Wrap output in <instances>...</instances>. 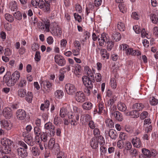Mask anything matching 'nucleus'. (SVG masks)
Returning <instances> with one entry per match:
<instances>
[{"mask_svg":"<svg viewBox=\"0 0 158 158\" xmlns=\"http://www.w3.org/2000/svg\"><path fill=\"white\" fill-rule=\"evenodd\" d=\"M14 15L15 18L18 20H20L22 19V15L19 11H17L15 12Z\"/></svg>","mask_w":158,"mask_h":158,"instance_id":"e2e57ef3","label":"nucleus"},{"mask_svg":"<svg viewBox=\"0 0 158 158\" xmlns=\"http://www.w3.org/2000/svg\"><path fill=\"white\" fill-rule=\"evenodd\" d=\"M10 7L12 11H14L17 8V2L15 1H12L10 3Z\"/></svg>","mask_w":158,"mask_h":158,"instance_id":"49530a36","label":"nucleus"},{"mask_svg":"<svg viewBox=\"0 0 158 158\" xmlns=\"http://www.w3.org/2000/svg\"><path fill=\"white\" fill-rule=\"evenodd\" d=\"M41 87H43L44 90L48 91L52 86L51 84L48 81H44L40 83Z\"/></svg>","mask_w":158,"mask_h":158,"instance_id":"f3484780","label":"nucleus"},{"mask_svg":"<svg viewBox=\"0 0 158 158\" xmlns=\"http://www.w3.org/2000/svg\"><path fill=\"white\" fill-rule=\"evenodd\" d=\"M1 143L3 146V152L8 153L11 151L13 142L8 139L4 138L2 139Z\"/></svg>","mask_w":158,"mask_h":158,"instance_id":"f257e3e1","label":"nucleus"},{"mask_svg":"<svg viewBox=\"0 0 158 158\" xmlns=\"http://www.w3.org/2000/svg\"><path fill=\"white\" fill-rule=\"evenodd\" d=\"M53 36H58L62 33L61 29L57 24L55 22L51 23L50 31Z\"/></svg>","mask_w":158,"mask_h":158,"instance_id":"f03ea898","label":"nucleus"},{"mask_svg":"<svg viewBox=\"0 0 158 158\" xmlns=\"http://www.w3.org/2000/svg\"><path fill=\"white\" fill-rule=\"evenodd\" d=\"M75 98L77 102H83L85 100V96L83 92L78 91L76 93Z\"/></svg>","mask_w":158,"mask_h":158,"instance_id":"ddd939ff","label":"nucleus"},{"mask_svg":"<svg viewBox=\"0 0 158 158\" xmlns=\"http://www.w3.org/2000/svg\"><path fill=\"white\" fill-rule=\"evenodd\" d=\"M64 95V93L61 90H56L55 93V95L56 97L61 98Z\"/></svg>","mask_w":158,"mask_h":158,"instance_id":"a18cd8bd","label":"nucleus"},{"mask_svg":"<svg viewBox=\"0 0 158 158\" xmlns=\"http://www.w3.org/2000/svg\"><path fill=\"white\" fill-rule=\"evenodd\" d=\"M110 85L111 87L115 89L117 87V84L116 80L114 78H112L110 79Z\"/></svg>","mask_w":158,"mask_h":158,"instance_id":"09e8293b","label":"nucleus"},{"mask_svg":"<svg viewBox=\"0 0 158 158\" xmlns=\"http://www.w3.org/2000/svg\"><path fill=\"white\" fill-rule=\"evenodd\" d=\"M73 111H72V112L69 113L79 115L80 112V109L77 107L76 106H73Z\"/></svg>","mask_w":158,"mask_h":158,"instance_id":"13d9d810","label":"nucleus"},{"mask_svg":"<svg viewBox=\"0 0 158 158\" xmlns=\"http://www.w3.org/2000/svg\"><path fill=\"white\" fill-rule=\"evenodd\" d=\"M93 104L89 102H87L84 103L82 105V107L84 110H88L92 109Z\"/></svg>","mask_w":158,"mask_h":158,"instance_id":"bb28decb","label":"nucleus"},{"mask_svg":"<svg viewBox=\"0 0 158 158\" xmlns=\"http://www.w3.org/2000/svg\"><path fill=\"white\" fill-rule=\"evenodd\" d=\"M110 40V38L107 34L103 33L101 35L100 38H98L99 44L100 46H103L104 45V43H106Z\"/></svg>","mask_w":158,"mask_h":158,"instance_id":"9b49d317","label":"nucleus"},{"mask_svg":"<svg viewBox=\"0 0 158 158\" xmlns=\"http://www.w3.org/2000/svg\"><path fill=\"white\" fill-rule=\"evenodd\" d=\"M133 145L137 148H140L142 147V144L140 139L135 137L133 138L132 140Z\"/></svg>","mask_w":158,"mask_h":158,"instance_id":"412c9836","label":"nucleus"},{"mask_svg":"<svg viewBox=\"0 0 158 158\" xmlns=\"http://www.w3.org/2000/svg\"><path fill=\"white\" fill-rule=\"evenodd\" d=\"M27 81L24 79H21L18 84V86L20 87H23L26 86Z\"/></svg>","mask_w":158,"mask_h":158,"instance_id":"3c124183","label":"nucleus"},{"mask_svg":"<svg viewBox=\"0 0 158 158\" xmlns=\"http://www.w3.org/2000/svg\"><path fill=\"white\" fill-rule=\"evenodd\" d=\"M118 110L121 111H125L127 109V107L125 104L122 102H119L117 105Z\"/></svg>","mask_w":158,"mask_h":158,"instance_id":"473e14b6","label":"nucleus"},{"mask_svg":"<svg viewBox=\"0 0 158 158\" xmlns=\"http://www.w3.org/2000/svg\"><path fill=\"white\" fill-rule=\"evenodd\" d=\"M55 62L59 66H64L66 64V60L64 58L59 55H56L54 57Z\"/></svg>","mask_w":158,"mask_h":158,"instance_id":"f8f14e48","label":"nucleus"},{"mask_svg":"<svg viewBox=\"0 0 158 158\" xmlns=\"http://www.w3.org/2000/svg\"><path fill=\"white\" fill-rule=\"evenodd\" d=\"M117 27L120 31H123L125 28L124 24L121 21L118 22L117 24Z\"/></svg>","mask_w":158,"mask_h":158,"instance_id":"ea45409f","label":"nucleus"},{"mask_svg":"<svg viewBox=\"0 0 158 158\" xmlns=\"http://www.w3.org/2000/svg\"><path fill=\"white\" fill-rule=\"evenodd\" d=\"M114 100L113 98H110L108 100L107 103L106 105V107H110V108L114 103Z\"/></svg>","mask_w":158,"mask_h":158,"instance_id":"680f3d73","label":"nucleus"},{"mask_svg":"<svg viewBox=\"0 0 158 158\" xmlns=\"http://www.w3.org/2000/svg\"><path fill=\"white\" fill-rule=\"evenodd\" d=\"M5 18L6 20L10 22H12L14 20L13 16L8 13L5 14Z\"/></svg>","mask_w":158,"mask_h":158,"instance_id":"8fccbe9b","label":"nucleus"},{"mask_svg":"<svg viewBox=\"0 0 158 158\" xmlns=\"http://www.w3.org/2000/svg\"><path fill=\"white\" fill-rule=\"evenodd\" d=\"M11 77L16 82L18 81L20 77V73L19 71H16L11 75Z\"/></svg>","mask_w":158,"mask_h":158,"instance_id":"c85d7f7f","label":"nucleus"},{"mask_svg":"<svg viewBox=\"0 0 158 158\" xmlns=\"http://www.w3.org/2000/svg\"><path fill=\"white\" fill-rule=\"evenodd\" d=\"M110 116L111 118H114L115 120L119 122L122 121L123 119L122 114L118 111H111L110 113Z\"/></svg>","mask_w":158,"mask_h":158,"instance_id":"1a4fd4ad","label":"nucleus"},{"mask_svg":"<svg viewBox=\"0 0 158 158\" xmlns=\"http://www.w3.org/2000/svg\"><path fill=\"white\" fill-rule=\"evenodd\" d=\"M144 107V105L140 102L136 103L134 104L132 106V108L138 111L142 110Z\"/></svg>","mask_w":158,"mask_h":158,"instance_id":"5701e85b","label":"nucleus"},{"mask_svg":"<svg viewBox=\"0 0 158 158\" xmlns=\"http://www.w3.org/2000/svg\"><path fill=\"white\" fill-rule=\"evenodd\" d=\"M119 137L120 139V140L123 141L126 140L127 139V136L126 133L121 132H120L119 134Z\"/></svg>","mask_w":158,"mask_h":158,"instance_id":"864d4df0","label":"nucleus"},{"mask_svg":"<svg viewBox=\"0 0 158 158\" xmlns=\"http://www.w3.org/2000/svg\"><path fill=\"white\" fill-rule=\"evenodd\" d=\"M25 142L28 145L32 146L34 145V142L33 141L32 137L30 135H27L24 139Z\"/></svg>","mask_w":158,"mask_h":158,"instance_id":"cd10ccee","label":"nucleus"},{"mask_svg":"<svg viewBox=\"0 0 158 158\" xmlns=\"http://www.w3.org/2000/svg\"><path fill=\"white\" fill-rule=\"evenodd\" d=\"M68 114L67 109L65 108H62L60 110V115L62 118H64Z\"/></svg>","mask_w":158,"mask_h":158,"instance_id":"79ce46f5","label":"nucleus"},{"mask_svg":"<svg viewBox=\"0 0 158 158\" xmlns=\"http://www.w3.org/2000/svg\"><path fill=\"white\" fill-rule=\"evenodd\" d=\"M106 43L107 44V50L109 51H111L113 47L114 43L112 41H110V40Z\"/></svg>","mask_w":158,"mask_h":158,"instance_id":"de8ad7c7","label":"nucleus"},{"mask_svg":"<svg viewBox=\"0 0 158 158\" xmlns=\"http://www.w3.org/2000/svg\"><path fill=\"white\" fill-rule=\"evenodd\" d=\"M51 23L49 20H45L43 23H41L39 28L45 33L49 32Z\"/></svg>","mask_w":158,"mask_h":158,"instance_id":"20e7f679","label":"nucleus"},{"mask_svg":"<svg viewBox=\"0 0 158 158\" xmlns=\"http://www.w3.org/2000/svg\"><path fill=\"white\" fill-rule=\"evenodd\" d=\"M105 123L107 127L111 128L114 127V124L113 120L109 118H107L106 119Z\"/></svg>","mask_w":158,"mask_h":158,"instance_id":"2f4dec72","label":"nucleus"},{"mask_svg":"<svg viewBox=\"0 0 158 158\" xmlns=\"http://www.w3.org/2000/svg\"><path fill=\"white\" fill-rule=\"evenodd\" d=\"M3 80L6 85L9 87L12 86L15 84L16 82L13 80L11 76V72L8 71L4 76Z\"/></svg>","mask_w":158,"mask_h":158,"instance_id":"7ed1b4c3","label":"nucleus"},{"mask_svg":"<svg viewBox=\"0 0 158 158\" xmlns=\"http://www.w3.org/2000/svg\"><path fill=\"white\" fill-rule=\"evenodd\" d=\"M2 114L6 118H10L12 116L11 110L9 107H6L4 109Z\"/></svg>","mask_w":158,"mask_h":158,"instance_id":"b1692460","label":"nucleus"},{"mask_svg":"<svg viewBox=\"0 0 158 158\" xmlns=\"http://www.w3.org/2000/svg\"><path fill=\"white\" fill-rule=\"evenodd\" d=\"M0 123L1 127L7 130H10L12 128V124L7 121L5 120H1Z\"/></svg>","mask_w":158,"mask_h":158,"instance_id":"2eb2a0df","label":"nucleus"},{"mask_svg":"<svg viewBox=\"0 0 158 158\" xmlns=\"http://www.w3.org/2000/svg\"><path fill=\"white\" fill-rule=\"evenodd\" d=\"M39 7L44 12L49 13L50 6L49 3L44 2L43 0H39Z\"/></svg>","mask_w":158,"mask_h":158,"instance_id":"423d86ee","label":"nucleus"},{"mask_svg":"<svg viewBox=\"0 0 158 158\" xmlns=\"http://www.w3.org/2000/svg\"><path fill=\"white\" fill-rule=\"evenodd\" d=\"M26 149L22 148H18L17 149L18 155L22 158L26 157L27 155Z\"/></svg>","mask_w":158,"mask_h":158,"instance_id":"aec40b11","label":"nucleus"},{"mask_svg":"<svg viewBox=\"0 0 158 158\" xmlns=\"http://www.w3.org/2000/svg\"><path fill=\"white\" fill-rule=\"evenodd\" d=\"M74 16L75 20L77 21L79 23H80L81 21V17L78 14L74 13Z\"/></svg>","mask_w":158,"mask_h":158,"instance_id":"338daca9","label":"nucleus"},{"mask_svg":"<svg viewBox=\"0 0 158 158\" xmlns=\"http://www.w3.org/2000/svg\"><path fill=\"white\" fill-rule=\"evenodd\" d=\"M142 152L144 154V156L149 157H151V154L150 151L147 149L145 148H143L142 150Z\"/></svg>","mask_w":158,"mask_h":158,"instance_id":"603ef678","label":"nucleus"},{"mask_svg":"<svg viewBox=\"0 0 158 158\" xmlns=\"http://www.w3.org/2000/svg\"><path fill=\"white\" fill-rule=\"evenodd\" d=\"M84 70L85 73L88 77H90L91 78H94V76L93 73L90 68L88 66H85L84 67Z\"/></svg>","mask_w":158,"mask_h":158,"instance_id":"393cba45","label":"nucleus"},{"mask_svg":"<svg viewBox=\"0 0 158 158\" xmlns=\"http://www.w3.org/2000/svg\"><path fill=\"white\" fill-rule=\"evenodd\" d=\"M31 150L32 155L34 156H38L40 154V151L37 147H33Z\"/></svg>","mask_w":158,"mask_h":158,"instance_id":"a19ab883","label":"nucleus"},{"mask_svg":"<svg viewBox=\"0 0 158 158\" xmlns=\"http://www.w3.org/2000/svg\"><path fill=\"white\" fill-rule=\"evenodd\" d=\"M93 134L94 137L100 139L99 142L100 144L103 145L105 143V141L103 137L100 135V132L99 129L98 128H95L93 129Z\"/></svg>","mask_w":158,"mask_h":158,"instance_id":"0eeeda50","label":"nucleus"},{"mask_svg":"<svg viewBox=\"0 0 158 158\" xmlns=\"http://www.w3.org/2000/svg\"><path fill=\"white\" fill-rule=\"evenodd\" d=\"M67 93L69 95L73 94L76 91L75 86L69 83L66 84L65 86Z\"/></svg>","mask_w":158,"mask_h":158,"instance_id":"9d476101","label":"nucleus"},{"mask_svg":"<svg viewBox=\"0 0 158 158\" xmlns=\"http://www.w3.org/2000/svg\"><path fill=\"white\" fill-rule=\"evenodd\" d=\"M133 29L137 34H139L140 33L142 30V29H141L140 27L138 25L133 26Z\"/></svg>","mask_w":158,"mask_h":158,"instance_id":"0e129e2a","label":"nucleus"},{"mask_svg":"<svg viewBox=\"0 0 158 158\" xmlns=\"http://www.w3.org/2000/svg\"><path fill=\"white\" fill-rule=\"evenodd\" d=\"M82 80L84 85L89 89H92L93 85L92 81L89 77L86 76H84L82 77Z\"/></svg>","mask_w":158,"mask_h":158,"instance_id":"6e6552de","label":"nucleus"},{"mask_svg":"<svg viewBox=\"0 0 158 158\" xmlns=\"http://www.w3.org/2000/svg\"><path fill=\"white\" fill-rule=\"evenodd\" d=\"M118 7L121 12L123 13H126L127 11V9L126 5L124 4H119Z\"/></svg>","mask_w":158,"mask_h":158,"instance_id":"c03bdc74","label":"nucleus"},{"mask_svg":"<svg viewBox=\"0 0 158 158\" xmlns=\"http://www.w3.org/2000/svg\"><path fill=\"white\" fill-rule=\"evenodd\" d=\"M107 134H108L110 138L112 139H115L117 137V134L116 131L113 129H111L109 131H105V133Z\"/></svg>","mask_w":158,"mask_h":158,"instance_id":"6ab92c4d","label":"nucleus"},{"mask_svg":"<svg viewBox=\"0 0 158 158\" xmlns=\"http://www.w3.org/2000/svg\"><path fill=\"white\" fill-rule=\"evenodd\" d=\"M139 113L136 110H132L130 112V115L133 118H137L139 116Z\"/></svg>","mask_w":158,"mask_h":158,"instance_id":"37998d69","label":"nucleus"},{"mask_svg":"<svg viewBox=\"0 0 158 158\" xmlns=\"http://www.w3.org/2000/svg\"><path fill=\"white\" fill-rule=\"evenodd\" d=\"M34 133L35 135V137H39L41 134V130L39 127H35L34 129Z\"/></svg>","mask_w":158,"mask_h":158,"instance_id":"f704fd0d","label":"nucleus"},{"mask_svg":"<svg viewBox=\"0 0 158 158\" xmlns=\"http://www.w3.org/2000/svg\"><path fill=\"white\" fill-rule=\"evenodd\" d=\"M150 103L152 105L155 106L158 103V100L154 97H151L150 98Z\"/></svg>","mask_w":158,"mask_h":158,"instance_id":"5fc2aeb1","label":"nucleus"},{"mask_svg":"<svg viewBox=\"0 0 158 158\" xmlns=\"http://www.w3.org/2000/svg\"><path fill=\"white\" fill-rule=\"evenodd\" d=\"M68 118L71 119V125H75V123L79 119V115L74 114H72L69 113L68 114Z\"/></svg>","mask_w":158,"mask_h":158,"instance_id":"4468645a","label":"nucleus"},{"mask_svg":"<svg viewBox=\"0 0 158 158\" xmlns=\"http://www.w3.org/2000/svg\"><path fill=\"white\" fill-rule=\"evenodd\" d=\"M44 127L46 130H48L51 137L54 136L55 133V127L52 123L50 122L47 123L45 124Z\"/></svg>","mask_w":158,"mask_h":158,"instance_id":"39448f33","label":"nucleus"},{"mask_svg":"<svg viewBox=\"0 0 158 158\" xmlns=\"http://www.w3.org/2000/svg\"><path fill=\"white\" fill-rule=\"evenodd\" d=\"M55 144V139L53 138H51L48 142V148L50 150H53Z\"/></svg>","mask_w":158,"mask_h":158,"instance_id":"72a5a7b5","label":"nucleus"},{"mask_svg":"<svg viewBox=\"0 0 158 158\" xmlns=\"http://www.w3.org/2000/svg\"><path fill=\"white\" fill-rule=\"evenodd\" d=\"M156 13L157 15L155 14H151L150 16L151 19L153 23L156 24L158 21V10H156Z\"/></svg>","mask_w":158,"mask_h":158,"instance_id":"c756f323","label":"nucleus"},{"mask_svg":"<svg viewBox=\"0 0 158 158\" xmlns=\"http://www.w3.org/2000/svg\"><path fill=\"white\" fill-rule=\"evenodd\" d=\"M125 129L126 131L130 134H132L134 132L133 128L129 125L125 126Z\"/></svg>","mask_w":158,"mask_h":158,"instance_id":"6e6d98bb","label":"nucleus"},{"mask_svg":"<svg viewBox=\"0 0 158 158\" xmlns=\"http://www.w3.org/2000/svg\"><path fill=\"white\" fill-rule=\"evenodd\" d=\"M94 5L91 3H89L88 5V6L86 8V10L87 14H88L89 13L90 10H92L94 9Z\"/></svg>","mask_w":158,"mask_h":158,"instance_id":"052dcab7","label":"nucleus"},{"mask_svg":"<svg viewBox=\"0 0 158 158\" xmlns=\"http://www.w3.org/2000/svg\"><path fill=\"white\" fill-rule=\"evenodd\" d=\"M16 116L18 119L23 120L26 117V113L24 110L19 109L16 112Z\"/></svg>","mask_w":158,"mask_h":158,"instance_id":"dca6fc26","label":"nucleus"},{"mask_svg":"<svg viewBox=\"0 0 158 158\" xmlns=\"http://www.w3.org/2000/svg\"><path fill=\"white\" fill-rule=\"evenodd\" d=\"M125 144V143L123 140H119L117 143V146L119 148L122 149L124 148Z\"/></svg>","mask_w":158,"mask_h":158,"instance_id":"4d7b16f0","label":"nucleus"},{"mask_svg":"<svg viewBox=\"0 0 158 158\" xmlns=\"http://www.w3.org/2000/svg\"><path fill=\"white\" fill-rule=\"evenodd\" d=\"M26 100L29 103L31 102L32 100L33 94L31 92H28L26 94Z\"/></svg>","mask_w":158,"mask_h":158,"instance_id":"58836bf2","label":"nucleus"},{"mask_svg":"<svg viewBox=\"0 0 158 158\" xmlns=\"http://www.w3.org/2000/svg\"><path fill=\"white\" fill-rule=\"evenodd\" d=\"M99 139L98 138L95 137H93L91 139L90 142V145L92 148L96 149L98 147Z\"/></svg>","mask_w":158,"mask_h":158,"instance_id":"a211bd4d","label":"nucleus"},{"mask_svg":"<svg viewBox=\"0 0 158 158\" xmlns=\"http://www.w3.org/2000/svg\"><path fill=\"white\" fill-rule=\"evenodd\" d=\"M149 115L147 111H143L139 115L140 118L141 120H144L145 119L149 118Z\"/></svg>","mask_w":158,"mask_h":158,"instance_id":"4c0bfd02","label":"nucleus"},{"mask_svg":"<svg viewBox=\"0 0 158 158\" xmlns=\"http://www.w3.org/2000/svg\"><path fill=\"white\" fill-rule=\"evenodd\" d=\"M26 90L22 88L19 89L17 92L18 96L21 98L24 97L26 96Z\"/></svg>","mask_w":158,"mask_h":158,"instance_id":"7c9ffc66","label":"nucleus"},{"mask_svg":"<svg viewBox=\"0 0 158 158\" xmlns=\"http://www.w3.org/2000/svg\"><path fill=\"white\" fill-rule=\"evenodd\" d=\"M40 48V45L34 43L31 45V48L33 51H35Z\"/></svg>","mask_w":158,"mask_h":158,"instance_id":"774afa93","label":"nucleus"},{"mask_svg":"<svg viewBox=\"0 0 158 158\" xmlns=\"http://www.w3.org/2000/svg\"><path fill=\"white\" fill-rule=\"evenodd\" d=\"M34 59L37 62L39 61L41 59V56L40 52L39 51H36L35 56Z\"/></svg>","mask_w":158,"mask_h":158,"instance_id":"bf43d9fd","label":"nucleus"},{"mask_svg":"<svg viewBox=\"0 0 158 158\" xmlns=\"http://www.w3.org/2000/svg\"><path fill=\"white\" fill-rule=\"evenodd\" d=\"M97 105L98 109V113L101 114L102 113L103 110L104 111V103L102 100H100L98 102Z\"/></svg>","mask_w":158,"mask_h":158,"instance_id":"a878e982","label":"nucleus"},{"mask_svg":"<svg viewBox=\"0 0 158 158\" xmlns=\"http://www.w3.org/2000/svg\"><path fill=\"white\" fill-rule=\"evenodd\" d=\"M74 73L76 75H79L81 72V65L78 64H75L74 66Z\"/></svg>","mask_w":158,"mask_h":158,"instance_id":"e433bc0d","label":"nucleus"},{"mask_svg":"<svg viewBox=\"0 0 158 158\" xmlns=\"http://www.w3.org/2000/svg\"><path fill=\"white\" fill-rule=\"evenodd\" d=\"M88 124L89 127L91 129H93L96 127V124L92 120L89 121Z\"/></svg>","mask_w":158,"mask_h":158,"instance_id":"69168bd1","label":"nucleus"},{"mask_svg":"<svg viewBox=\"0 0 158 158\" xmlns=\"http://www.w3.org/2000/svg\"><path fill=\"white\" fill-rule=\"evenodd\" d=\"M100 54L103 60L108 59L109 58L110 54L105 49H101L100 50Z\"/></svg>","mask_w":158,"mask_h":158,"instance_id":"4be33fe9","label":"nucleus"},{"mask_svg":"<svg viewBox=\"0 0 158 158\" xmlns=\"http://www.w3.org/2000/svg\"><path fill=\"white\" fill-rule=\"evenodd\" d=\"M121 38V35L118 32H115L114 33L112 36L113 40H115L116 41H118L120 40Z\"/></svg>","mask_w":158,"mask_h":158,"instance_id":"c9c22d12","label":"nucleus"}]
</instances>
